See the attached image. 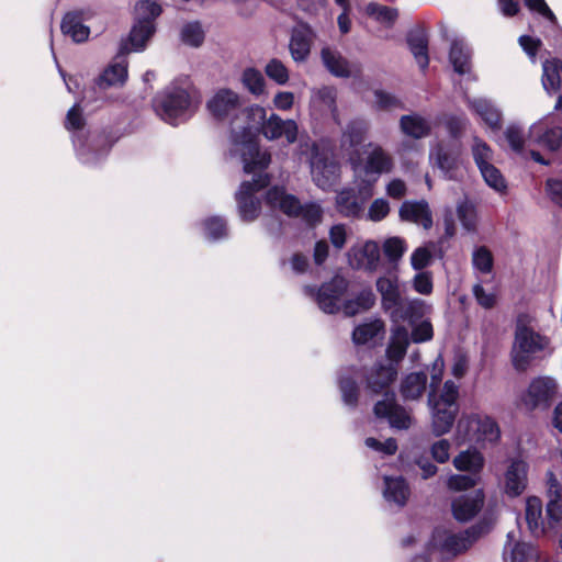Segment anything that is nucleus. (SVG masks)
I'll list each match as a JSON object with an SVG mask.
<instances>
[{
	"mask_svg": "<svg viewBox=\"0 0 562 562\" xmlns=\"http://www.w3.org/2000/svg\"><path fill=\"white\" fill-rule=\"evenodd\" d=\"M267 111L260 105L240 109L236 121L232 122L228 151L232 157H238L246 173L266 170L271 161L267 149H261L255 131H262L267 122Z\"/></svg>",
	"mask_w": 562,
	"mask_h": 562,
	"instance_id": "f257e3e1",
	"label": "nucleus"
},
{
	"mask_svg": "<svg viewBox=\"0 0 562 562\" xmlns=\"http://www.w3.org/2000/svg\"><path fill=\"white\" fill-rule=\"evenodd\" d=\"M397 376L394 363H375L366 374V390L371 395L381 394L382 400L374 405V415L384 418L390 426L397 429H408L412 425L411 414L396 403L392 384Z\"/></svg>",
	"mask_w": 562,
	"mask_h": 562,
	"instance_id": "f03ea898",
	"label": "nucleus"
},
{
	"mask_svg": "<svg viewBox=\"0 0 562 562\" xmlns=\"http://www.w3.org/2000/svg\"><path fill=\"white\" fill-rule=\"evenodd\" d=\"M66 128L72 132V143L78 159L88 166L99 164L110 151L112 142L103 134L86 135L85 120L79 105L75 104L67 113Z\"/></svg>",
	"mask_w": 562,
	"mask_h": 562,
	"instance_id": "7ed1b4c3",
	"label": "nucleus"
},
{
	"mask_svg": "<svg viewBox=\"0 0 562 562\" xmlns=\"http://www.w3.org/2000/svg\"><path fill=\"white\" fill-rule=\"evenodd\" d=\"M349 162L357 179L363 184L371 195V188L379 181L382 175L391 173L395 168L393 155L376 143H368L363 149L361 158L357 151L349 157Z\"/></svg>",
	"mask_w": 562,
	"mask_h": 562,
	"instance_id": "20e7f679",
	"label": "nucleus"
},
{
	"mask_svg": "<svg viewBox=\"0 0 562 562\" xmlns=\"http://www.w3.org/2000/svg\"><path fill=\"white\" fill-rule=\"evenodd\" d=\"M198 102L196 93L189 85L172 83L155 98L154 106L161 120L178 125L193 114Z\"/></svg>",
	"mask_w": 562,
	"mask_h": 562,
	"instance_id": "39448f33",
	"label": "nucleus"
},
{
	"mask_svg": "<svg viewBox=\"0 0 562 562\" xmlns=\"http://www.w3.org/2000/svg\"><path fill=\"white\" fill-rule=\"evenodd\" d=\"M552 352L549 337L529 326L517 324L512 348V361L516 370L526 371L532 361L550 356Z\"/></svg>",
	"mask_w": 562,
	"mask_h": 562,
	"instance_id": "423d86ee",
	"label": "nucleus"
},
{
	"mask_svg": "<svg viewBox=\"0 0 562 562\" xmlns=\"http://www.w3.org/2000/svg\"><path fill=\"white\" fill-rule=\"evenodd\" d=\"M311 150L310 169L313 182L323 190L333 188L340 178V164L335 159L334 155L321 148L315 142L308 139H300V150Z\"/></svg>",
	"mask_w": 562,
	"mask_h": 562,
	"instance_id": "0eeeda50",
	"label": "nucleus"
},
{
	"mask_svg": "<svg viewBox=\"0 0 562 562\" xmlns=\"http://www.w3.org/2000/svg\"><path fill=\"white\" fill-rule=\"evenodd\" d=\"M499 436L498 425L487 415L463 414L457 423L456 439L458 443L495 442Z\"/></svg>",
	"mask_w": 562,
	"mask_h": 562,
	"instance_id": "6e6552de",
	"label": "nucleus"
},
{
	"mask_svg": "<svg viewBox=\"0 0 562 562\" xmlns=\"http://www.w3.org/2000/svg\"><path fill=\"white\" fill-rule=\"evenodd\" d=\"M459 386L452 381H446L439 397L436 394L428 395V402L432 411V429L437 436L447 434L453 425L458 404Z\"/></svg>",
	"mask_w": 562,
	"mask_h": 562,
	"instance_id": "1a4fd4ad",
	"label": "nucleus"
},
{
	"mask_svg": "<svg viewBox=\"0 0 562 562\" xmlns=\"http://www.w3.org/2000/svg\"><path fill=\"white\" fill-rule=\"evenodd\" d=\"M266 203L272 210H280L288 216H301L308 225H316L322 220L319 205L310 203L302 205L292 194H286L282 188L273 187L266 195Z\"/></svg>",
	"mask_w": 562,
	"mask_h": 562,
	"instance_id": "9d476101",
	"label": "nucleus"
},
{
	"mask_svg": "<svg viewBox=\"0 0 562 562\" xmlns=\"http://www.w3.org/2000/svg\"><path fill=\"white\" fill-rule=\"evenodd\" d=\"M136 10L138 19L125 40L134 52H142L156 31L154 20L160 15L161 7L154 1L143 0L137 3Z\"/></svg>",
	"mask_w": 562,
	"mask_h": 562,
	"instance_id": "9b49d317",
	"label": "nucleus"
},
{
	"mask_svg": "<svg viewBox=\"0 0 562 562\" xmlns=\"http://www.w3.org/2000/svg\"><path fill=\"white\" fill-rule=\"evenodd\" d=\"M476 538L477 533L475 528L458 533L436 529L431 538V548L439 554L441 560L449 561L465 552L474 543Z\"/></svg>",
	"mask_w": 562,
	"mask_h": 562,
	"instance_id": "f8f14e48",
	"label": "nucleus"
},
{
	"mask_svg": "<svg viewBox=\"0 0 562 562\" xmlns=\"http://www.w3.org/2000/svg\"><path fill=\"white\" fill-rule=\"evenodd\" d=\"M262 171L256 170L252 181H244L236 192L239 215L244 222L255 221L260 213L261 203L255 196V193L267 187L270 182L269 175L262 173Z\"/></svg>",
	"mask_w": 562,
	"mask_h": 562,
	"instance_id": "ddd939ff",
	"label": "nucleus"
},
{
	"mask_svg": "<svg viewBox=\"0 0 562 562\" xmlns=\"http://www.w3.org/2000/svg\"><path fill=\"white\" fill-rule=\"evenodd\" d=\"M429 162L440 170L445 179L457 180L462 165L461 146L438 143L429 151Z\"/></svg>",
	"mask_w": 562,
	"mask_h": 562,
	"instance_id": "4468645a",
	"label": "nucleus"
},
{
	"mask_svg": "<svg viewBox=\"0 0 562 562\" xmlns=\"http://www.w3.org/2000/svg\"><path fill=\"white\" fill-rule=\"evenodd\" d=\"M347 290V282L341 277H335L324 283L317 291L306 285L304 291L307 295L315 297L318 307L326 314H335L340 310L341 297Z\"/></svg>",
	"mask_w": 562,
	"mask_h": 562,
	"instance_id": "2eb2a0df",
	"label": "nucleus"
},
{
	"mask_svg": "<svg viewBox=\"0 0 562 562\" xmlns=\"http://www.w3.org/2000/svg\"><path fill=\"white\" fill-rule=\"evenodd\" d=\"M131 52H134L131 43L123 40L113 63L100 75L97 81L99 88L106 89L109 87H120L124 85L127 79V61L125 57Z\"/></svg>",
	"mask_w": 562,
	"mask_h": 562,
	"instance_id": "dca6fc26",
	"label": "nucleus"
},
{
	"mask_svg": "<svg viewBox=\"0 0 562 562\" xmlns=\"http://www.w3.org/2000/svg\"><path fill=\"white\" fill-rule=\"evenodd\" d=\"M241 105L240 97L231 89L218 90L207 102V109L215 119L229 120L231 123L236 121Z\"/></svg>",
	"mask_w": 562,
	"mask_h": 562,
	"instance_id": "f3484780",
	"label": "nucleus"
},
{
	"mask_svg": "<svg viewBox=\"0 0 562 562\" xmlns=\"http://www.w3.org/2000/svg\"><path fill=\"white\" fill-rule=\"evenodd\" d=\"M557 393V382L550 376H539L531 381L526 394L522 396L524 404L529 409L538 407L546 408L550 405Z\"/></svg>",
	"mask_w": 562,
	"mask_h": 562,
	"instance_id": "a211bd4d",
	"label": "nucleus"
},
{
	"mask_svg": "<svg viewBox=\"0 0 562 562\" xmlns=\"http://www.w3.org/2000/svg\"><path fill=\"white\" fill-rule=\"evenodd\" d=\"M562 142V128L559 126L549 127L541 120L532 124L528 133V145H537L550 151L557 150Z\"/></svg>",
	"mask_w": 562,
	"mask_h": 562,
	"instance_id": "6ab92c4d",
	"label": "nucleus"
},
{
	"mask_svg": "<svg viewBox=\"0 0 562 562\" xmlns=\"http://www.w3.org/2000/svg\"><path fill=\"white\" fill-rule=\"evenodd\" d=\"M261 134L268 140L285 138L288 144H293L297 140L299 126L295 121L283 120L278 114L272 113L262 126Z\"/></svg>",
	"mask_w": 562,
	"mask_h": 562,
	"instance_id": "aec40b11",
	"label": "nucleus"
},
{
	"mask_svg": "<svg viewBox=\"0 0 562 562\" xmlns=\"http://www.w3.org/2000/svg\"><path fill=\"white\" fill-rule=\"evenodd\" d=\"M337 91L334 87L324 86L314 89L311 95V110L319 116L330 115L336 124H340L336 104Z\"/></svg>",
	"mask_w": 562,
	"mask_h": 562,
	"instance_id": "412c9836",
	"label": "nucleus"
},
{
	"mask_svg": "<svg viewBox=\"0 0 562 562\" xmlns=\"http://www.w3.org/2000/svg\"><path fill=\"white\" fill-rule=\"evenodd\" d=\"M527 483V462L518 458L512 459L504 474L505 493L510 497L519 496L526 490Z\"/></svg>",
	"mask_w": 562,
	"mask_h": 562,
	"instance_id": "4be33fe9",
	"label": "nucleus"
},
{
	"mask_svg": "<svg viewBox=\"0 0 562 562\" xmlns=\"http://www.w3.org/2000/svg\"><path fill=\"white\" fill-rule=\"evenodd\" d=\"M348 257L352 268L373 272L380 265V247L378 243L369 240L361 247H352Z\"/></svg>",
	"mask_w": 562,
	"mask_h": 562,
	"instance_id": "5701e85b",
	"label": "nucleus"
},
{
	"mask_svg": "<svg viewBox=\"0 0 562 562\" xmlns=\"http://www.w3.org/2000/svg\"><path fill=\"white\" fill-rule=\"evenodd\" d=\"M484 495L481 490L460 495L452 501V513L457 520L468 521L482 508Z\"/></svg>",
	"mask_w": 562,
	"mask_h": 562,
	"instance_id": "b1692460",
	"label": "nucleus"
},
{
	"mask_svg": "<svg viewBox=\"0 0 562 562\" xmlns=\"http://www.w3.org/2000/svg\"><path fill=\"white\" fill-rule=\"evenodd\" d=\"M430 306L420 299H406L404 297L401 305L391 314V322L393 324H401V322H408L414 325L429 312Z\"/></svg>",
	"mask_w": 562,
	"mask_h": 562,
	"instance_id": "393cba45",
	"label": "nucleus"
},
{
	"mask_svg": "<svg viewBox=\"0 0 562 562\" xmlns=\"http://www.w3.org/2000/svg\"><path fill=\"white\" fill-rule=\"evenodd\" d=\"M467 104L492 131L502 126V112L494 102L486 98H467Z\"/></svg>",
	"mask_w": 562,
	"mask_h": 562,
	"instance_id": "a878e982",
	"label": "nucleus"
},
{
	"mask_svg": "<svg viewBox=\"0 0 562 562\" xmlns=\"http://www.w3.org/2000/svg\"><path fill=\"white\" fill-rule=\"evenodd\" d=\"M376 290L381 295L383 311L391 317L392 312L401 305L404 299L400 291L397 278L380 277L376 280Z\"/></svg>",
	"mask_w": 562,
	"mask_h": 562,
	"instance_id": "bb28decb",
	"label": "nucleus"
},
{
	"mask_svg": "<svg viewBox=\"0 0 562 562\" xmlns=\"http://www.w3.org/2000/svg\"><path fill=\"white\" fill-rule=\"evenodd\" d=\"M400 217L429 229L432 226V214L427 201H405L400 207Z\"/></svg>",
	"mask_w": 562,
	"mask_h": 562,
	"instance_id": "cd10ccee",
	"label": "nucleus"
},
{
	"mask_svg": "<svg viewBox=\"0 0 562 562\" xmlns=\"http://www.w3.org/2000/svg\"><path fill=\"white\" fill-rule=\"evenodd\" d=\"M409 344L411 338L408 329L401 324H393L386 348V356L390 360L389 363L397 366L405 357Z\"/></svg>",
	"mask_w": 562,
	"mask_h": 562,
	"instance_id": "c85d7f7f",
	"label": "nucleus"
},
{
	"mask_svg": "<svg viewBox=\"0 0 562 562\" xmlns=\"http://www.w3.org/2000/svg\"><path fill=\"white\" fill-rule=\"evenodd\" d=\"M313 31L307 25L294 27L291 34L289 49L294 61H304L311 52Z\"/></svg>",
	"mask_w": 562,
	"mask_h": 562,
	"instance_id": "c756f323",
	"label": "nucleus"
},
{
	"mask_svg": "<svg viewBox=\"0 0 562 562\" xmlns=\"http://www.w3.org/2000/svg\"><path fill=\"white\" fill-rule=\"evenodd\" d=\"M383 497L392 506L403 507L411 495V490L402 476H384Z\"/></svg>",
	"mask_w": 562,
	"mask_h": 562,
	"instance_id": "7c9ffc66",
	"label": "nucleus"
},
{
	"mask_svg": "<svg viewBox=\"0 0 562 562\" xmlns=\"http://www.w3.org/2000/svg\"><path fill=\"white\" fill-rule=\"evenodd\" d=\"M360 373L356 368L344 369L338 378L339 390L345 405L355 408L359 400L357 379Z\"/></svg>",
	"mask_w": 562,
	"mask_h": 562,
	"instance_id": "2f4dec72",
	"label": "nucleus"
},
{
	"mask_svg": "<svg viewBox=\"0 0 562 562\" xmlns=\"http://www.w3.org/2000/svg\"><path fill=\"white\" fill-rule=\"evenodd\" d=\"M60 29L64 35L75 43H83L89 38L90 29L83 24L82 12L74 11L64 15Z\"/></svg>",
	"mask_w": 562,
	"mask_h": 562,
	"instance_id": "473e14b6",
	"label": "nucleus"
},
{
	"mask_svg": "<svg viewBox=\"0 0 562 562\" xmlns=\"http://www.w3.org/2000/svg\"><path fill=\"white\" fill-rule=\"evenodd\" d=\"M321 56L324 66L333 76L348 78L352 75L351 65L337 49L324 47Z\"/></svg>",
	"mask_w": 562,
	"mask_h": 562,
	"instance_id": "72a5a7b5",
	"label": "nucleus"
},
{
	"mask_svg": "<svg viewBox=\"0 0 562 562\" xmlns=\"http://www.w3.org/2000/svg\"><path fill=\"white\" fill-rule=\"evenodd\" d=\"M369 131V123L363 119H353L349 121L342 130L340 144L342 148L355 149L361 145Z\"/></svg>",
	"mask_w": 562,
	"mask_h": 562,
	"instance_id": "f704fd0d",
	"label": "nucleus"
},
{
	"mask_svg": "<svg viewBox=\"0 0 562 562\" xmlns=\"http://www.w3.org/2000/svg\"><path fill=\"white\" fill-rule=\"evenodd\" d=\"M400 128L403 134L415 139L427 137L431 133L430 122L417 113L403 115L400 119Z\"/></svg>",
	"mask_w": 562,
	"mask_h": 562,
	"instance_id": "c9c22d12",
	"label": "nucleus"
},
{
	"mask_svg": "<svg viewBox=\"0 0 562 562\" xmlns=\"http://www.w3.org/2000/svg\"><path fill=\"white\" fill-rule=\"evenodd\" d=\"M471 49L462 38H456L451 43L449 60L459 75H465L471 69Z\"/></svg>",
	"mask_w": 562,
	"mask_h": 562,
	"instance_id": "e433bc0d",
	"label": "nucleus"
},
{
	"mask_svg": "<svg viewBox=\"0 0 562 562\" xmlns=\"http://www.w3.org/2000/svg\"><path fill=\"white\" fill-rule=\"evenodd\" d=\"M409 50L422 70H425L429 64L428 40L423 30L411 31L407 35Z\"/></svg>",
	"mask_w": 562,
	"mask_h": 562,
	"instance_id": "4c0bfd02",
	"label": "nucleus"
},
{
	"mask_svg": "<svg viewBox=\"0 0 562 562\" xmlns=\"http://www.w3.org/2000/svg\"><path fill=\"white\" fill-rule=\"evenodd\" d=\"M427 386V375L424 372H414L405 376L401 384V393L405 400L419 398Z\"/></svg>",
	"mask_w": 562,
	"mask_h": 562,
	"instance_id": "58836bf2",
	"label": "nucleus"
},
{
	"mask_svg": "<svg viewBox=\"0 0 562 562\" xmlns=\"http://www.w3.org/2000/svg\"><path fill=\"white\" fill-rule=\"evenodd\" d=\"M526 521L532 535L539 536L544 531V521L542 519V502L536 496H530L526 501Z\"/></svg>",
	"mask_w": 562,
	"mask_h": 562,
	"instance_id": "ea45409f",
	"label": "nucleus"
},
{
	"mask_svg": "<svg viewBox=\"0 0 562 562\" xmlns=\"http://www.w3.org/2000/svg\"><path fill=\"white\" fill-rule=\"evenodd\" d=\"M384 333V323L381 319H373L357 326L352 331V340L356 345H366Z\"/></svg>",
	"mask_w": 562,
	"mask_h": 562,
	"instance_id": "a19ab883",
	"label": "nucleus"
},
{
	"mask_svg": "<svg viewBox=\"0 0 562 562\" xmlns=\"http://www.w3.org/2000/svg\"><path fill=\"white\" fill-rule=\"evenodd\" d=\"M542 86L548 94L557 93L561 88L560 60L547 59L542 64Z\"/></svg>",
	"mask_w": 562,
	"mask_h": 562,
	"instance_id": "79ce46f5",
	"label": "nucleus"
},
{
	"mask_svg": "<svg viewBox=\"0 0 562 562\" xmlns=\"http://www.w3.org/2000/svg\"><path fill=\"white\" fill-rule=\"evenodd\" d=\"M531 552V546L515 541L514 532H508L503 553L505 562H525Z\"/></svg>",
	"mask_w": 562,
	"mask_h": 562,
	"instance_id": "37998d69",
	"label": "nucleus"
},
{
	"mask_svg": "<svg viewBox=\"0 0 562 562\" xmlns=\"http://www.w3.org/2000/svg\"><path fill=\"white\" fill-rule=\"evenodd\" d=\"M484 464V458L477 450L468 449L453 459V465L459 471L479 474Z\"/></svg>",
	"mask_w": 562,
	"mask_h": 562,
	"instance_id": "c03bdc74",
	"label": "nucleus"
},
{
	"mask_svg": "<svg viewBox=\"0 0 562 562\" xmlns=\"http://www.w3.org/2000/svg\"><path fill=\"white\" fill-rule=\"evenodd\" d=\"M336 205L345 216H358L362 211V202L359 201L352 189H344L336 196Z\"/></svg>",
	"mask_w": 562,
	"mask_h": 562,
	"instance_id": "a18cd8bd",
	"label": "nucleus"
},
{
	"mask_svg": "<svg viewBox=\"0 0 562 562\" xmlns=\"http://www.w3.org/2000/svg\"><path fill=\"white\" fill-rule=\"evenodd\" d=\"M470 149L472 158L477 169L493 164L494 150L485 140H483L479 136L472 137Z\"/></svg>",
	"mask_w": 562,
	"mask_h": 562,
	"instance_id": "49530a36",
	"label": "nucleus"
},
{
	"mask_svg": "<svg viewBox=\"0 0 562 562\" xmlns=\"http://www.w3.org/2000/svg\"><path fill=\"white\" fill-rule=\"evenodd\" d=\"M366 13L386 26H392L398 16L396 9L375 2H371L367 5Z\"/></svg>",
	"mask_w": 562,
	"mask_h": 562,
	"instance_id": "de8ad7c7",
	"label": "nucleus"
},
{
	"mask_svg": "<svg viewBox=\"0 0 562 562\" xmlns=\"http://www.w3.org/2000/svg\"><path fill=\"white\" fill-rule=\"evenodd\" d=\"M482 178L484 179L485 183L493 190H495L498 193H504L507 190V182L499 171L498 168L494 166V164L484 166L479 169Z\"/></svg>",
	"mask_w": 562,
	"mask_h": 562,
	"instance_id": "09e8293b",
	"label": "nucleus"
},
{
	"mask_svg": "<svg viewBox=\"0 0 562 562\" xmlns=\"http://www.w3.org/2000/svg\"><path fill=\"white\" fill-rule=\"evenodd\" d=\"M241 82L244 87L255 95H260L265 92V78L256 68H246L241 75Z\"/></svg>",
	"mask_w": 562,
	"mask_h": 562,
	"instance_id": "8fccbe9b",
	"label": "nucleus"
},
{
	"mask_svg": "<svg viewBox=\"0 0 562 562\" xmlns=\"http://www.w3.org/2000/svg\"><path fill=\"white\" fill-rule=\"evenodd\" d=\"M504 136L510 147V149L517 154L522 153L525 144H528V137L526 138L522 127L518 124H509Z\"/></svg>",
	"mask_w": 562,
	"mask_h": 562,
	"instance_id": "3c124183",
	"label": "nucleus"
},
{
	"mask_svg": "<svg viewBox=\"0 0 562 562\" xmlns=\"http://www.w3.org/2000/svg\"><path fill=\"white\" fill-rule=\"evenodd\" d=\"M204 234L211 240H220L227 236L226 221L220 216L209 217L204 221Z\"/></svg>",
	"mask_w": 562,
	"mask_h": 562,
	"instance_id": "603ef678",
	"label": "nucleus"
},
{
	"mask_svg": "<svg viewBox=\"0 0 562 562\" xmlns=\"http://www.w3.org/2000/svg\"><path fill=\"white\" fill-rule=\"evenodd\" d=\"M265 72L269 79L283 86L289 81L290 74L286 66L279 59L273 58L265 67Z\"/></svg>",
	"mask_w": 562,
	"mask_h": 562,
	"instance_id": "864d4df0",
	"label": "nucleus"
},
{
	"mask_svg": "<svg viewBox=\"0 0 562 562\" xmlns=\"http://www.w3.org/2000/svg\"><path fill=\"white\" fill-rule=\"evenodd\" d=\"M181 38L183 43L198 47L203 43L204 32L199 22H190L183 25L181 30Z\"/></svg>",
	"mask_w": 562,
	"mask_h": 562,
	"instance_id": "5fc2aeb1",
	"label": "nucleus"
},
{
	"mask_svg": "<svg viewBox=\"0 0 562 562\" xmlns=\"http://www.w3.org/2000/svg\"><path fill=\"white\" fill-rule=\"evenodd\" d=\"M472 262L480 272L490 273L493 269L492 252L485 246L476 247L472 255Z\"/></svg>",
	"mask_w": 562,
	"mask_h": 562,
	"instance_id": "6e6d98bb",
	"label": "nucleus"
},
{
	"mask_svg": "<svg viewBox=\"0 0 562 562\" xmlns=\"http://www.w3.org/2000/svg\"><path fill=\"white\" fill-rule=\"evenodd\" d=\"M469 124V120L465 115H448L445 119V126L449 133V135L458 139L462 136Z\"/></svg>",
	"mask_w": 562,
	"mask_h": 562,
	"instance_id": "4d7b16f0",
	"label": "nucleus"
},
{
	"mask_svg": "<svg viewBox=\"0 0 562 562\" xmlns=\"http://www.w3.org/2000/svg\"><path fill=\"white\" fill-rule=\"evenodd\" d=\"M412 327L413 330L412 335L409 336L411 341H414L415 344H422L432 339L434 329L429 321H418L412 325Z\"/></svg>",
	"mask_w": 562,
	"mask_h": 562,
	"instance_id": "13d9d810",
	"label": "nucleus"
},
{
	"mask_svg": "<svg viewBox=\"0 0 562 562\" xmlns=\"http://www.w3.org/2000/svg\"><path fill=\"white\" fill-rule=\"evenodd\" d=\"M479 481V474L470 472L469 474H454L448 480L450 490L462 491L474 486Z\"/></svg>",
	"mask_w": 562,
	"mask_h": 562,
	"instance_id": "bf43d9fd",
	"label": "nucleus"
},
{
	"mask_svg": "<svg viewBox=\"0 0 562 562\" xmlns=\"http://www.w3.org/2000/svg\"><path fill=\"white\" fill-rule=\"evenodd\" d=\"M404 240L400 237H391L384 241L383 250L391 261L398 260L405 251Z\"/></svg>",
	"mask_w": 562,
	"mask_h": 562,
	"instance_id": "052dcab7",
	"label": "nucleus"
},
{
	"mask_svg": "<svg viewBox=\"0 0 562 562\" xmlns=\"http://www.w3.org/2000/svg\"><path fill=\"white\" fill-rule=\"evenodd\" d=\"M366 446L374 451L381 452L386 456H392L397 450L396 440L389 438L385 441H380L375 438L369 437L366 439Z\"/></svg>",
	"mask_w": 562,
	"mask_h": 562,
	"instance_id": "680f3d73",
	"label": "nucleus"
},
{
	"mask_svg": "<svg viewBox=\"0 0 562 562\" xmlns=\"http://www.w3.org/2000/svg\"><path fill=\"white\" fill-rule=\"evenodd\" d=\"M547 516L551 527L562 522V495H557L550 498L547 505Z\"/></svg>",
	"mask_w": 562,
	"mask_h": 562,
	"instance_id": "e2e57ef3",
	"label": "nucleus"
},
{
	"mask_svg": "<svg viewBox=\"0 0 562 562\" xmlns=\"http://www.w3.org/2000/svg\"><path fill=\"white\" fill-rule=\"evenodd\" d=\"M348 228L344 224L333 225L329 229V240L336 250H341L347 243Z\"/></svg>",
	"mask_w": 562,
	"mask_h": 562,
	"instance_id": "0e129e2a",
	"label": "nucleus"
},
{
	"mask_svg": "<svg viewBox=\"0 0 562 562\" xmlns=\"http://www.w3.org/2000/svg\"><path fill=\"white\" fill-rule=\"evenodd\" d=\"M374 97H375V105L380 110H391V109L403 106L400 99H397L395 95H393L389 92H385L383 90H375Z\"/></svg>",
	"mask_w": 562,
	"mask_h": 562,
	"instance_id": "69168bd1",
	"label": "nucleus"
},
{
	"mask_svg": "<svg viewBox=\"0 0 562 562\" xmlns=\"http://www.w3.org/2000/svg\"><path fill=\"white\" fill-rule=\"evenodd\" d=\"M390 212V204L385 199L374 200L368 211V217L373 222L383 220Z\"/></svg>",
	"mask_w": 562,
	"mask_h": 562,
	"instance_id": "338daca9",
	"label": "nucleus"
},
{
	"mask_svg": "<svg viewBox=\"0 0 562 562\" xmlns=\"http://www.w3.org/2000/svg\"><path fill=\"white\" fill-rule=\"evenodd\" d=\"M458 218L468 231L475 228V216L473 209L468 203H461L457 207Z\"/></svg>",
	"mask_w": 562,
	"mask_h": 562,
	"instance_id": "774afa93",
	"label": "nucleus"
}]
</instances>
